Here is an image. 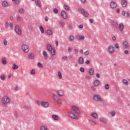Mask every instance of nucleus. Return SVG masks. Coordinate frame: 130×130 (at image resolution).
Listing matches in <instances>:
<instances>
[{
    "label": "nucleus",
    "instance_id": "nucleus-36",
    "mask_svg": "<svg viewBox=\"0 0 130 130\" xmlns=\"http://www.w3.org/2000/svg\"><path fill=\"white\" fill-rule=\"evenodd\" d=\"M53 12L55 14H58V10H57V9L56 8H54L53 10Z\"/></svg>",
    "mask_w": 130,
    "mask_h": 130
},
{
    "label": "nucleus",
    "instance_id": "nucleus-35",
    "mask_svg": "<svg viewBox=\"0 0 130 130\" xmlns=\"http://www.w3.org/2000/svg\"><path fill=\"white\" fill-rule=\"evenodd\" d=\"M123 84H124L125 85H128V82L127 81V80H125V79H123L122 81Z\"/></svg>",
    "mask_w": 130,
    "mask_h": 130
},
{
    "label": "nucleus",
    "instance_id": "nucleus-5",
    "mask_svg": "<svg viewBox=\"0 0 130 130\" xmlns=\"http://www.w3.org/2000/svg\"><path fill=\"white\" fill-rule=\"evenodd\" d=\"M15 31L16 33L18 34V35H21L22 34V31L21 30V29H20V26H19V25H16L15 26Z\"/></svg>",
    "mask_w": 130,
    "mask_h": 130
},
{
    "label": "nucleus",
    "instance_id": "nucleus-24",
    "mask_svg": "<svg viewBox=\"0 0 130 130\" xmlns=\"http://www.w3.org/2000/svg\"><path fill=\"white\" fill-rule=\"evenodd\" d=\"M59 96H63V90H59L57 91Z\"/></svg>",
    "mask_w": 130,
    "mask_h": 130
},
{
    "label": "nucleus",
    "instance_id": "nucleus-62",
    "mask_svg": "<svg viewBox=\"0 0 130 130\" xmlns=\"http://www.w3.org/2000/svg\"><path fill=\"white\" fill-rule=\"evenodd\" d=\"M9 25L10 26V27L13 29L14 28V26L13 25V23H9Z\"/></svg>",
    "mask_w": 130,
    "mask_h": 130
},
{
    "label": "nucleus",
    "instance_id": "nucleus-42",
    "mask_svg": "<svg viewBox=\"0 0 130 130\" xmlns=\"http://www.w3.org/2000/svg\"><path fill=\"white\" fill-rule=\"evenodd\" d=\"M105 89H106V90H108V89H109V84H106L105 85Z\"/></svg>",
    "mask_w": 130,
    "mask_h": 130
},
{
    "label": "nucleus",
    "instance_id": "nucleus-26",
    "mask_svg": "<svg viewBox=\"0 0 130 130\" xmlns=\"http://www.w3.org/2000/svg\"><path fill=\"white\" fill-rule=\"evenodd\" d=\"M8 5H9V3H8V2H7V1H4L2 3L3 7H8Z\"/></svg>",
    "mask_w": 130,
    "mask_h": 130
},
{
    "label": "nucleus",
    "instance_id": "nucleus-23",
    "mask_svg": "<svg viewBox=\"0 0 130 130\" xmlns=\"http://www.w3.org/2000/svg\"><path fill=\"white\" fill-rule=\"evenodd\" d=\"M89 123L91 124V125H96V124H97V122L93 120H90Z\"/></svg>",
    "mask_w": 130,
    "mask_h": 130
},
{
    "label": "nucleus",
    "instance_id": "nucleus-21",
    "mask_svg": "<svg viewBox=\"0 0 130 130\" xmlns=\"http://www.w3.org/2000/svg\"><path fill=\"white\" fill-rule=\"evenodd\" d=\"M100 121H101V122H103L104 123H107V120L104 118H101L100 119Z\"/></svg>",
    "mask_w": 130,
    "mask_h": 130
},
{
    "label": "nucleus",
    "instance_id": "nucleus-53",
    "mask_svg": "<svg viewBox=\"0 0 130 130\" xmlns=\"http://www.w3.org/2000/svg\"><path fill=\"white\" fill-rule=\"evenodd\" d=\"M28 58H29L30 59L33 58V55H32V54H29L28 55Z\"/></svg>",
    "mask_w": 130,
    "mask_h": 130
},
{
    "label": "nucleus",
    "instance_id": "nucleus-15",
    "mask_svg": "<svg viewBox=\"0 0 130 130\" xmlns=\"http://www.w3.org/2000/svg\"><path fill=\"white\" fill-rule=\"evenodd\" d=\"M36 5L39 8L41 7V1L40 0H35Z\"/></svg>",
    "mask_w": 130,
    "mask_h": 130
},
{
    "label": "nucleus",
    "instance_id": "nucleus-50",
    "mask_svg": "<svg viewBox=\"0 0 130 130\" xmlns=\"http://www.w3.org/2000/svg\"><path fill=\"white\" fill-rule=\"evenodd\" d=\"M79 29H83L84 28V25L83 24H80L78 26Z\"/></svg>",
    "mask_w": 130,
    "mask_h": 130
},
{
    "label": "nucleus",
    "instance_id": "nucleus-27",
    "mask_svg": "<svg viewBox=\"0 0 130 130\" xmlns=\"http://www.w3.org/2000/svg\"><path fill=\"white\" fill-rule=\"evenodd\" d=\"M52 117L54 119V120H58V116L56 115H53L52 116Z\"/></svg>",
    "mask_w": 130,
    "mask_h": 130
},
{
    "label": "nucleus",
    "instance_id": "nucleus-32",
    "mask_svg": "<svg viewBox=\"0 0 130 130\" xmlns=\"http://www.w3.org/2000/svg\"><path fill=\"white\" fill-rule=\"evenodd\" d=\"M50 52H51L52 55H54L55 54V50L54 48H53L52 50L50 51Z\"/></svg>",
    "mask_w": 130,
    "mask_h": 130
},
{
    "label": "nucleus",
    "instance_id": "nucleus-2",
    "mask_svg": "<svg viewBox=\"0 0 130 130\" xmlns=\"http://www.w3.org/2000/svg\"><path fill=\"white\" fill-rule=\"evenodd\" d=\"M93 99L94 101H96L98 102H102V99H101V96L99 94H95L93 95Z\"/></svg>",
    "mask_w": 130,
    "mask_h": 130
},
{
    "label": "nucleus",
    "instance_id": "nucleus-14",
    "mask_svg": "<svg viewBox=\"0 0 130 130\" xmlns=\"http://www.w3.org/2000/svg\"><path fill=\"white\" fill-rule=\"evenodd\" d=\"M43 55L46 60H47V59H48V55H47V52H46V51H43Z\"/></svg>",
    "mask_w": 130,
    "mask_h": 130
},
{
    "label": "nucleus",
    "instance_id": "nucleus-48",
    "mask_svg": "<svg viewBox=\"0 0 130 130\" xmlns=\"http://www.w3.org/2000/svg\"><path fill=\"white\" fill-rule=\"evenodd\" d=\"M80 71L81 72V73H84V72H85V69H84L83 67H81L80 68Z\"/></svg>",
    "mask_w": 130,
    "mask_h": 130
},
{
    "label": "nucleus",
    "instance_id": "nucleus-59",
    "mask_svg": "<svg viewBox=\"0 0 130 130\" xmlns=\"http://www.w3.org/2000/svg\"><path fill=\"white\" fill-rule=\"evenodd\" d=\"M85 55H89V51H86L84 53Z\"/></svg>",
    "mask_w": 130,
    "mask_h": 130
},
{
    "label": "nucleus",
    "instance_id": "nucleus-17",
    "mask_svg": "<svg viewBox=\"0 0 130 130\" xmlns=\"http://www.w3.org/2000/svg\"><path fill=\"white\" fill-rule=\"evenodd\" d=\"M91 116L94 118L95 119H97L98 118V114L96 113H92L91 114Z\"/></svg>",
    "mask_w": 130,
    "mask_h": 130
},
{
    "label": "nucleus",
    "instance_id": "nucleus-44",
    "mask_svg": "<svg viewBox=\"0 0 130 130\" xmlns=\"http://www.w3.org/2000/svg\"><path fill=\"white\" fill-rule=\"evenodd\" d=\"M64 9L65 10H66V11H69V6H68V5H65L64 6Z\"/></svg>",
    "mask_w": 130,
    "mask_h": 130
},
{
    "label": "nucleus",
    "instance_id": "nucleus-46",
    "mask_svg": "<svg viewBox=\"0 0 130 130\" xmlns=\"http://www.w3.org/2000/svg\"><path fill=\"white\" fill-rule=\"evenodd\" d=\"M30 74L31 75H35V70L32 69L30 70Z\"/></svg>",
    "mask_w": 130,
    "mask_h": 130
},
{
    "label": "nucleus",
    "instance_id": "nucleus-63",
    "mask_svg": "<svg viewBox=\"0 0 130 130\" xmlns=\"http://www.w3.org/2000/svg\"><path fill=\"white\" fill-rule=\"evenodd\" d=\"M112 40L113 41H115V40H116V37H115V36H113L112 37Z\"/></svg>",
    "mask_w": 130,
    "mask_h": 130
},
{
    "label": "nucleus",
    "instance_id": "nucleus-7",
    "mask_svg": "<svg viewBox=\"0 0 130 130\" xmlns=\"http://www.w3.org/2000/svg\"><path fill=\"white\" fill-rule=\"evenodd\" d=\"M81 13L84 16V17H85L86 18H87V17H89V13L85 10V9L81 10Z\"/></svg>",
    "mask_w": 130,
    "mask_h": 130
},
{
    "label": "nucleus",
    "instance_id": "nucleus-12",
    "mask_svg": "<svg viewBox=\"0 0 130 130\" xmlns=\"http://www.w3.org/2000/svg\"><path fill=\"white\" fill-rule=\"evenodd\" d=\"M108 51L110 53H114V47L112 46H109L108 47Z\"/></svg>",
    "mask_w": 130,
    "mask_h": 130
},
{
    "label": "nucleus",
    "instance_id": "nucleus-47",
    "mask_svg": "<svg viewBox=\"0 0 130 130\" xmlns=\"http://www.w3.org/2000/svg\"><path fill=\"white\" fill-rule=\"evenodd\" d=\"M60 27H63L64 26V23L62 21L60 22Z\"/></svg>",
    "mask_w": 130,
    "mask_h": 130
},
{
    "label": "nucleus",
    "instance_id": "nucleus-20",
    "mask_svg": "<svg viewBox=\"0 0 130 130\" xmlns=\"http://www.w3.org/2000/svg\"><path fill=\"white\" fill-rule=\"evenodd\" d=\"M89 74L90 75V76H93V75H94V69L90 68L89 70Z\"/></svg>",
    "mask_w": 130,
    "mask_h": 130
},
{
    "label": "nucleus",
    "instance_id": "nucleus-34",
    "mask_svg": "<svg viewBox=\"0 0 130 130\" xmlns=\"http://www.w3.org/2000/svg\"><path fill=\"white\" fill-rule=\"evenodd\" d=\"M0 78H1V80H2V81H5V80H6V76L4 74H2L1 75Z\"/></svg>",
    "mask_w": 130,
    "mask_h": 130
},
{
    "label": "nucleus",
    "instance_id": "nucleus-52",
    "mask_svg": "<svg viewBox=\"0 0 130 130\" xmlns=\"http://www.w3.org/2000/svg\"><path fill=\"white\" fill-rule=\"evenodd\" d=\"M70 41H73L74 40V38L73 36H70L69 38Z\"/></svg>",
    "mask_w": 130,
    "mask_h": 130
},
{
    "label": "nucleus",
    "instance_id": "nucleus-19",
    "mask_svg": "<svg viewBox=\"0 0 130 130\" xmlns=\"http://www.w3.org/2000/svg\"><path fill=\"white\" fill-rule=\"evenodd\" d=\"M39 29H40V31L41 33V34H44V28H43V26H42V25H39Z\"/></svg>",
    "mask_w": 130,
    "mask_h": 130
},
{
    "label": "nucleus",
    "instance_id": "nucleus-30",
    "mask_svg": "<svg viewBox=\"0 0 130 130\" xmlns=\"http://www.w3.org/2000/svg\"><path fill=\"white\" fill-rule=\"evenodd\" d=\"M1 60L3 64H6L7 63V60H6V57L2 58Z\"/></svg>",
    "mask_w": 130,
    "mask_h": 130
},
{
    "label": "nucleus",
    "instance_id": "nucleus-31",
    "mask_svg": "<svg viewBox=\"0 0 130 130\" xmlns=\"http://www.w3.org/2000/svg\"><path fill=\"white\" fill-rule=\"evenodd\" d=\"M114 47L116 49H119V45L118 43H115L114 45Z\"/></svg>",
    "mask_w": 130,
    "mask_h": 130
},
{
    "label": "nucleus",
    "instance_id": "nucleus-61",
    "mask_svg": "<svg viewBox=\"0 0 130 130\" xmlns=\"http://www.w3.org/2000/svg\"><path fill=\"white\" fill-rule=\"evenodd\" d=\"M69 59H70V60H73V59H74V57L72 55H70L69 56Z\"/></svg>",
    "mask_w": 130,
    "mask_h": 130
},
{
    "label": "nucleus",
    "instance_id": "nucleus-57",
    "mask_svg": "<svg viewBox=\"0 0 130 130\" xmlns=\"http://www.w3.org/2000/svg\"><path fill=\"white\" fill-rule=\"evenodd\" d=\"M17 21H21V16H18L17 18Z\"/></svg>",
    "mask_w": 130,
    "mask_h": 130
},
{
    "label": "nucleus",
    "instance_id": "nucleus-51",
    "mask_svg": "<svg viewBox=\"0 0 130 130\" xmlns=\"http://www.w3.org/2000/svg\"><path fill=\"white\" fill-rule=\"evenodd\" d=\"M37 66L39 68H42V64H41L40 62H38Z\"/></svg>",
    "mask_w": 130,
    "mask_h": 130
},
{
    "label": "nucleus",
    "instance_id": "nucleus-22",
    "mask_svg": "<svg viewBox=\"0 0 130 130\" xmlns=\"http://www.w3.org/2000/svg\"><path fill=\"white\" fill-rule=\"evenodd\" d=\"M123 46H124V47L125 48H128V43H127L126 41H124L123 43Z\"/></svg>",
    "mask_w": 130,
    "mask_h": 130
},
{
    "label": "nucleus",
    "instance_id": "nucleus-8",
    "mask_svg": "<svg viewBox=\"0 0 130 130\" xmlns=\"http://www.w3.org/2000/svg\"><path fill=\"white\" fill-rule=\"evenodd\" d=\"M61 17L63 18V19H68V14L67 12L64 11H62L61 12Z\"/></svg>",
    "mask_w": 130,
    "mask_h": 130
},
{
    "label": "nucleus",
    "instance_id": "nucleus-25",
    "mask_svg": "<svg viewBox=\"0 0 130 130\" xmlns=\"http://www.w3.org/2000/svg\"><path fill=\"white\" fill-rule=\"evenodd\" d=\"M52 47H51V45L48 44L47 46V49L48 50V51H50L52 49Z\"/></svg>",
    "mask_w": 130,
    "mask_h": 130
},
{
    "label": "nucleus",
    "instance_id": "nucleus-56",
    "mask_svg": "<svg viewBox=\"0 0 130 130\" xmlns=\"http://www.w3.org/2000/svg\"><path fill=\"white\" fill-rule=\"evenodd\" d=\"M56 101H57V102L58 103H61V100H60V99H59V98H58V99H57V100Z\"/></svg>",
    "mask_w": 130,
    "mask_h": 130
},
{
    "label": "nucleus",
    "instance_id": "nucleus-4",
    "mask_svg": "<svg viewBox=\"0 0 130 130\" xmlns=\"http://www.w3.org/2000/svg\"><path fill=\"white\" fill-rule=\"evenodd\" d=\"M71 109V110H72V112H76V113H81L80 112V110H79V108H78V107L75 106H72Z\"/></svg>",
    "mask_w": 130,
    "mask_h": 130
},
{
    "label": "nucleus",
    "instance_id": "nucleus-38",
    "mask_svg": "<svg viewBox=\"0 0 130 130\" xmlns=\"http://www.w3.org/2000/svg\"><path fill=\"white\" fill-rule=\"evenodd\" d=\"M3 43L5 46H7V45H8V41H7L6 39L4 40Z\"/></svg>",
    "mask_w": 130,
    "mask_h": 130
},
{
    "label": "nucleus",
    "instance_id": "nucleus-37",
    "mask_svg": "<svg viewBox=\"0 0 130 130\" xmlns=\"http://www.w3.org/2000/svg\"><path fill=\"white\" fill-rule=\"evenodd\" d=\"M58 77L59 78V79H61L62 78V75L61 74V72H58Z\"/></svg>",
    "mask_w": 130,
    "mask_h": 130
},
{
    "label": "nucleus",
    "instance_id": "nucleus-43",
    "mask_svg": "<svg viewBox=\"0 0 130 130\" xmlns=\"http://www.w3.org/2000/svg\"><path fill=\"white\" fill-rule=\"evenodd\" d=\"M52 98H53L56 101L57 100V99H58V98L56 95H55V94H53V95H52Z\"/></svg>",
    "mask_w": 130,
    "mask_h": 130
},
{
    "label": "nucleus",
    "instance_id": "nucleus-45",
    "mask_svg": "<svg viewBox=\"0 0 130 130\" xmlns=\"http://www.w3.org/2000/svg\"><path fill=\"white\" fill-rule=\"evenodd\" d=\"M10 25V22H7L6 23V25H5V29H8V28L9 27V26Z\"/></svg>",
    "mask_w": 130,
    "mask_h": 130
},
{
    "label": "nucleus",
    "instance_id": "nucleus-58",
    "mask_svg": "<svg viewBox=\"0 0 130 130\" xmlns=\"http://www.w3.org/2000/svg\"><path fill=\"white\" fill-rule=\"evenodd\" d=\"M14 89L16 91H18V90H19V87H18V86H15Z\"/></svg>",
    "mask_w": 130,
    "mask_h": 130
},
{
    "label": "nucleus",
    "instance_id": "nucleus-3",
    "mask_svg": "<svg viewBox=\"0 0 130 130\" xmlns=\"http://www.w3.org/2000/svg\"><path fill=\"white\" fill-rule=\"evenodd\" d=\"M10 101L11 100H10V98L8 96H4L2 99V102L3 104H7L9 103Z\"/></svg>",
    "mask_w": 130,
    "mask_h": 130
},
{
    "label": "nucleus",
    "instance_id": "nucleus-54",
    "mask_svg": "<svg viewBox=\"0 0 130 130\" xmlns=\"http://www.w3.org/2000/svg\"><path fill=\"white\" fill-rule=\"evenodd\" d=\"M91 89L92 90V91H93V92H95L96 91V88H95V87L93 86H91Z\"/></svg>",
    "mask_w": 130,
    "mask_h": 130
},
{
    "label": "nucleus",
    "instance_id": "nucleus-10",
    "mask_svg": "<svg viewBox=\"0 0 130 130\" xmlns=\"http://www.w3.org/2000/svg\"><path fill=\"white\" fill-rule=\"evenodd\" d=\"M41 105L42 107L47 108L48 107L49 104L47 102H42Z\"/></svg>",
    "mask_w": 130,
    "mask_h": 130
},
{
    "label": "nucleus",
    "instance_id": "nucleus-33",
    "mask_svg": "<svg viewBox=\"0 0 130 130\" xmlns=\"http://www.w3.org/2000/svg\"><path fill=\"white\" fill-rule=\"evenodd\" d=\"M77 39H78V40H84V39H85V37L84 36H78Z\"/></svg>",
    "mask_w": 130,
    "mask_h": 130
},
{
    "label": "nucleus",
    "instance_id": "nucleus-39",
    "mask_svg": "<svg viewBox=\"0 0 130 130\" xmlns=\"http://www.w3.org/2000/svg\"><path fill=\"white\" fill-rule=\"evenodd\" d=\"M12 2H14L16 5H19L20 4V0H12Z\"/></svg>",
    "mask_w": 130,
    "mask_h": 130
},
{
    "label": "nucleus",
    "instance_id": "nucleus-13",
    "mask_svg": "<svg viewBox=\"0 0 130 130\" xmlns=\"http://www.w3.org/2000/svg\"><path fill=\"white\" fill-rule=\"evenodd\" d=\"M78 62L80 63V64H84V58H83L82 56L79 57Z\"/></svg>",
    "mask_w": 130,
    "mask_h": 130
},
{
    "label": "nucleus",
    "instance_id": "nucleus-49",
    "mask_svg": "<svg viewBox=\"0 0 130 130\" xmlns=\"http://www.w3.org/2000/svg\"><path fill=\"white\" fill-rule=\"evenodd\" d=\"M110 113L111 115H112V116H113V117L115 116V112H111Z\"/></svg>",
    "mask_w": 130,
    "mask_h": 130
},
{
    "label": "nucleus",
    "instance_id": "nucleus-40",
    "mask_svg": "<svg viewBox=\"0 0 130 130\" xmlns=\"http://www.w3.org/2000/svg\"><path fill=\"white\" fill-rule=\"evenodd\" d=\"M41 130H47V127L46 126H42L41 127Z\"/></svg>",
    "mask_w": 130,
    "mask_h": 130
},
{
    "label": "nucleus",
    "instance_id": "nucleus-41",
    "mask_svg": "<svg viewBox=\"0 0 130 130\" xmlns=\"http://www.w3.org/2000/svg\"><path fill=\"white\" fill-rule=\"evenodd\" d=\"M18 12L19 13H20V14H23L24 13V9L21 8V9H19V10H18Z\"/></svg>",
    "mask_w": 130,
    "mask_h": 130
},
{
    "label": "nucleus",
    "instance_id": "nucleus-16",
    "mask_svg": "<svg viewBox=\"0 0 130 130\" xmlns=\"http://www.w3.org/2000/svg\"><path fill=\"white\" fill-rule=\"evenodd\" d=\"M126 5H127V2L126 0H123L121 2V6L123 8L126 7Z\"/></svg>",
    "mask_w": 130,
    "mask_h": 130
},
{
    "label": "nucleus",
    "instance_id": "nucleus-18",
    "mask_svg": "<svg viewBox=\"0 0 130 130\" xmlns=\"http://www.w3.org/2000/svg\"><path fill=\"white\" fill-rule=\"evenodd\" d=\"M99 84H100V81L99 80H95L93 82V85L95 86V87L99 86Z\"/></svg>",
    "mask_w": 130,
    "mask_h": 130
},
{
    "label": "nucleus",
    "instance_id": "nucleus-64",
    "mask_svg": "<svg viewBox=\"0 0 130 130\" xmlns=\"http://www.w3.org/2000/svg\"><path fill=\"white\" fill-rule=\"evenodd\" d=\"M85 63L86 64H89V63H90V61L89 60H86Z\"/></svg>",
    "mask_w": 130,
    "mask_h": 130
},
{
    "label": "nucleus",
    "instance_id": "nucleus-29",
    "mask_svg": "<svg viewBox=\"0 0 130 130\" xmlns=\"http://www.w3.org/2000/svg\"><path fill=\"white\" fill-rule=\"evenodd\" d=\"M19 69V66L18 65H16V64H13L12 66L13 70H18Z\"/></svg>",
    "mask_w": 130,
    "mask_h": 130
},
{
    "label": "nucleus",
    "instance_id": "nucleus-60",
    "mask_svg": "<svg viewBox=\"0 0 130 130\" xmlns=\"http://www.w3.org/2000/svg\"><path fill=\"white\" fill-rule=\"evenodd\" d=\"M35 103H36L38 105H40V102L39 101H36Z\"/></svg>",
    "mask_w": 130,
    "mask_h": 130
},
{
    "label": "nucleus",
    "instance_id": "nucleus-9",
    "mask_svg": "<svg viewBox=\"0 0 130 130\" xmlns=\"http://www.w3.org/2000/svg\"><path fill=\"white\" fill-rule=\"evenodd\" d=\"M110 7L111 9H115L117 7V4L114 2H111L110 4Z\"/></svg>",
    "mask_w": 130,
    "mask_h": 130
},
{
    "label": "nucleus",
    "instance_id": "nucleus-28",
    "mask_svg": "<svg viewBox=\"0 0 130 130\" xmlns=\"http://www.w3.org/2000/svg\"><path fill=\"white\" fill-rule=\"evenodd\" d=\"M46 33H47V35H49V36L52 35V34H53V32H52V30L50 29H48L47 30Z\"/></svg>",
    "mask_w": 130,
    "mask_h": 130
},
{
    "label": "nucleus",
    "instance_id": "nucleus-11",
    "mask_svg": "<svg viewBox=\"0 0 130 130\" xmlns=\"http://www.w3.org/2000/svg\"><path fill=\"white\" fill-rule=\"evenodd\" d=\"M118 29L121 32V31H123V29H124V25H123V23H120L119 24Z\"/></svg>",
    "mask_w": 130,
    "mask_h": 130
},
{
    "label": "nucleus",
    "instance_id": "nucleus-55",
    "mask_svg": "<svg viewBox=\"0 0 130 130\" xmlns=\"http://www.w3.org/2000/svg\"><path fill=\"white\" fill-rule=\"evenodd\" d=\"M62 59H64V60H68V56H64L62 57Z\"/></svg>",
    "mask_w": 130,
    "mask_h": 130
},
{
    "label": "nucleus",
    "instance_id": "nucleus-6",
    "mask_svg": "<svg viewBox=\"0 0 130 130\" xmlns=\"http://www.w3.org/2000/svg\"><path fill=\"white\" fill-rule=\"evenodd\" d=\"M22 49L24 52H25L26 53H28L29 51V47L27 45H23L22 46Z\"/></svg>",
    "mask_w": 130,
    "mask_h": 130
},
{
    "label": "nucleus",
    "instance_id": "nucleus-1",
    "mask_svg": "<svg viewBox=\"0 0 130 130\" xmlns=\"http://www.w3.org/2000/svg\"><path fill=\"white\" fill-rule=\"evenodd\" d=\"M80 114V113H76L75 112H72L71 113H69L68 115L71 118H73V119H79V117L78 116Z\"/></svg>",
    "mask_w": 130,
    "mask_h": 130
}]
</instances>
